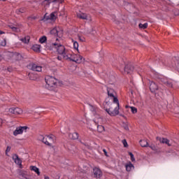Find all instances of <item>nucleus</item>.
<instances>
[{
	"instance_id": "nucleus-1",
	"label": "nucleus",
	"mask_w": 179,
	"mask_h": 179,
	"mask_svg": "<svg viewBox=\"0 0 179 179\" xmlns=\"http://www.w3.org/2000/svg\"><path fill=\"white\" fill-rule=\"evenodd\" d=\"M46 50H54L56 48L57 53L59 56L57 57V59L59 61H62V59H65V57H66L69 52V50L65 48V46L61 45L58 41L54 42L52 39L50 38L48 40V42L45 45Z\"/></svg>"
},
{
	"instance_id": "nucleus-2",
	"label": "nucleus",
	"mask_w": 179,
	"mask_h": 179,
	"mask_svg": "<svg viewBox=\"0 0 179 179\" xmlns=\"http://www.w3.org/2000/svg\"><path fill=\"white\" fill-rule=\"evenodd\" d=\"M106 112L111 117H115L120 114V101L118 98H114L113 103L110 104V107L108 109H106Z\"/></svg>"
},
{
	"instance_id": "nucleus-3",
	"label": "nucleus",
	"mask_w": 179,
	"mask_h": 179,
	"mask_svg": "<svg viewBox=\"0 0 179 179\" xmlns=\"http://www.w3.org/2000/svg\"><path fill=\"white\" fill-rule=\"evenodd\" d=\"M45 83H46V87L47 89H49V90H51V87H55L57 86V83L58 82V80H57L55 78L52 76H48L45 78Z\"/></svg>"
},
{
	"instance_id": "nucleus-4",
	"label": "nucleus",
	"mask_w": 179,
	"mask_h": 179,
	"mask_svg": "<svg viewBox=\"0 0 179 179\" xmlns=\"http://www.w3.org/2000/svg\"><path fill=\"white\" fill-rule=\"evenodd\" d=\"M40 139H42V142L45 143V145H48V146H52V143H54L55 136L50 134V136H46V138L41 136Z\"/></svg>"
},
{
	"instance_id": "nucleus-5",
	"label": "nucleus",
	"mask_w": 179,
	"mask_h": 179,
	"mask_svg": "<svg viewBox=\"0 0 179 179\" xmlns=\"http://www.w3.org/2000/svg\"><path fill=\"white\" fill-rule=\"evenodd\" d=\"M52 36H57L58 37H61V31H58L57 28H54L50 31V35L48 38V40L50 38L52 40L53 43L54 41L57 42L58 41V38H53Z\"/></svg>"
},
{
	"instance_id": "nucleus-6",
	"label": "nucleus",
	"mask_w": 179,
	"mask_h": 179,
	"mask_svg": "<svg viewBox=\"0 0 179 179\" xmlns=\"http://www.w3.org/2000/svg\"><path fill=\"white\" fill-rule=\"evenodd\" d=\"M27 129L29 127L27 126H20L16 128V129L13 131L14 136H17V135H21L23 132H27Z\"/></svg>"
},
{
	"instance_id": "nucleus-7",
	"label": "nucleus",
	"mask_w": 179,
	"mask_h": 179,
	"mask_svg": "<svg viewBox=\"0 0 179 179\" xmlns=\"http://www.w3.org/2000/svg\"><path fill=\"white\" fill-rule=\"evenodd\" d=\"M64 59H69V61H72L73 62H76L77 64H79V59H78V55L73 54L71 51L69 52L67 56L65 57Z\"/></svg>"
},
{
	"instance_id": "nucleus-8",
	"label": "nucleus",
	"mask_w": 179,
	"mask_h": 179,
	"mask_svg": "<svg viewBox=\"0 0 179 179\" xmlns=\"http://www.w3.org/2000/svg\"><path fill=\"white\" fill-rule=\"evenodd\" d=\"M8 111L15 115H19L23 113V110L20 108H10Z\"/></svg>"
},
{
	"instance_id": "nucleus-9",
	"label": "nucleus",
	"mask_w": 179,
	"mask_h": 179,
	"mask_svg": "<svg viewBox=\"0 0 179 179\" xmlns=\"http://www.w3.org/2000/svg\"><path fill=\"white\" fill-rule=\"evenodd\" d=\"M93 173L94 178H101L103 177V172L99 168H94Z\"/></svg>"
},
{
	"instance_id": "nucleus-10",
	"label": "nucleus",
	"mask_w": 179,
	"mask_h": 179,
	"mask_svg": "<svg viewBox=\"0 0 179 179\" xmlns=\"http://www.w3.org/2000/svg\"><path fill=\"white\" fill-rule=\"evenodd\" d=\"M77 17H78V19H82L83 20H90V22L92 21V18H90V16L87 15V14L86 13H78Z\"/></svg>"
},
{
	"instance_id": "nucleus-11",
	"label": "nucleus",
	"mask_w": 179,
	"mask_h": 179,
	"mask_svg": "<svg viewBox=\"0 0 179 179\" xmlns=\"http://www.w3.org/2000/svg\"><path fill=\"white\" fill-rule=\"evenodd\" d=\"M107 93H108V97L113 99V101H114V99H117V97H115V91L113 89L110 87H107Z\"/></svg>"
},
{
	"instance_id": "nucleus-12",
	"label": "nucleus",
	"mask_w": 179,
	"mask_h": 179,
	"mask_svg": "<svg viewBox=\"0 0 179 179\" xmlns=\"http://www.w3.org/2000/svg\"><path fill=\"white\" fill-rule=\"evenodd\" d=\"M31 71H34L35 72H41V71H43V66L38 64H32L31 65Z\"/></svg>"
},
{
	"instance_id": "nucleus-13",
	"label": "nucleus",
	"mask_w": 179,
	"mask_h": 179,
	"mask_svg": "<svg viewBox=\"0 0 179 179\" xmlns=\"http://www.w3.org/2000/svg\"><path fill=\"white\" fill-rule=\"evenodd\" d=\"M159 87L155 82H151L150 84V90L152 93H156V91L158 90Z\"/></svg>"
},
{
	"instance_id": "nucleus-14",
	"label": "nucleus",
	"mask_w": 179,
	"mask_h": 179,
	"mask_svg": "<svg viewBox=\"0 0 179 179\" xmlns=\"http://www.w3.org/2000/svg\"><path fill=\"white\" fill-rule=\"evenodd\" d=\"M51 2L62 3V0H45L43 2V5H44L45 6H49Z\"/></svg>"
},
{
	"instance_id": "nucleus-15",
	"label": "nucleus",
	"mask_w": 179,
	"mask_h": 179,
	"mask_svg": "<svg viewBox=\"0 0 179 179\" xmlns=\"http://www.w3.org/2000/svg\"><path fill=\"white\" fill-rule=\"evenodd\" d=\"M134 71V66L131 64H127L124 67L125 73H131V72Z\"/></svg>"
},
{
	"instance_id": "nucleus-16",
	"label": "nucleus",
	"mask_w": 179,
	"mask_h": 179,
	"mask_svg": "<svg viewBox=\"0 0 179 179\" xmlns=\"http://www.w3.org/2000/svg\"><path fill=\"white\" fill-rule=\"evenodd\" d=\"M157 141H159L161 143H166V145H168V146H171V144H170V141L167 138L157 137Z\"/></svg>"
},
{
	"instance_id": "nucleus-17",
	"label": "nucleus",
	"mask_w": 179,
	"mask_h": 179,
	"mask_svg": "<svg viewBox=\"0 0 179 179\" xmlns=\"http://www.w3.org/2000/svg\"><path fill=\"white\" fill-rule=\"evenodd\" d=\"M13 160H14L15 163L18 164V166H22V160H20V158H19L17 155H14L13 156Z\"/></svg>"
},
{
	"instance_id": "nucleus-18",
	"label": "nucleus",
	"mask_w": 179,
	"mask_h": 179,
	"mask_svg": "<svg viewBox=\"0 0 179 179\" xmlns=\"http://www.w3.org/2000/svg\"><path fill=\"white\" fill-rule=\"evenodd\" d=\"M69 137L70 138V139H78L79 138V134L76 132L70 133L69 134Z\"/></svg>"
},
{
	"instance_id": "nucleus-19",
	"label": "nucleus",
	"mask_w": 179,
	"mask_h": 179,
	"mask_svg": "<svg viewBox=\"0 0 179 179\" xmlns=\"http://www.w3.org/2000/svg\"><path fill=\"white\" fill-rule=\"evenodd\" d=\"M148 146L150 148V149H152V150L155 152V153H160V150H159V148H157V147H156L155 145L152 144Z\"/></svg>"
},
{
	"instance_id": "nucleus-20",
	"label": "nucleus",
	"mask_w": 179,
	"mask_h": 179,
	"mask_svg": "<svg viewBox=\"0 0 179 179\" xmlns=\"http://www.w3.org/2000/svg\"><path fill=\"white\" fill-rule=\"evenodd\" d=\"M140 145L142 146V148H148L149 146V143L146 140H141L140 141Z\"/></svg>"
},
{
	"instance_id": "nucleus-21",
	"label": "nucleus",
	"mask_w": 179,
	"mask_h": 179,
	"mask_svg": "<svg viewBox=\"0 0 179 179\" xmlns=\"http://www.w3.org/2000/svg\"><path fill=\"white\" fill-rule=\"evenodd\" d=\"M20 40L24 44H29V42L30 41V36H25L24 38H21Z\"/></svg>"
},
{
	"instance_id": "nucleus-22",
	"label": "nucleus",
	"mask_w": 179,
	"mask_h": 179,
	"mask_svg": "<svg viewBox=\"0 0 179 179\" xmlns=\"http://www.w3.org/2000/svg\"><path fill=\"white\" fill-rule=\"evenodd\" d=\"M127 171H131L132 169H134V164H132L131 162L125 165Z\"/></svg>"
},
{
	"instance_id": "nucleus-23",
	"label": "nucleus",
	"mask_w": 179,
	"mask_h": 179,
	"mask_svg": "<svg viewBox=\"0 0 179 179\" xmlns=\"http://www.w3.org/2000/svg\"><path fill=\"white\" fill-rule=\"evenodd\" d=\"M30 169L32 171L36 173L38 176H40V170L38 169V168H37L36 166H31Z\"/></svg>"
},
{
	"instance_id": "nucleus-24",
	"label": "nucleus",
	"mask_w": 179,
	"mask_h": 179,
	"mask_svg": "<svg viewBox=\"0 0 179 179\" xmlns=\"http://www.w3.org/2000/svg\"><path fill=\"white\" fill-rule=\"evenodd\" d=\"M13 58L15 59L19 60L20 58H22V55L19 53H14L12 55Z\"/></svg>"
},
{
	"instance_id": "nucleus-25",
	"label": "nucleus",
	"mask_w": 179,
	"mask_h": 179,
	"mask_svg": "<svg viewBox=\"0 0 179 179\" xmlns=\"http://www.w3.org/2000/svg\"><path fill=\"white\" fill-rule=\"evenodd\" d=\"M40 45H34L32 47V49L36 52H40Z\"/></svg>"
},
{
	"instance_id": "nucleus-26",
	"label": "nucleus",
	"mask_w": 179,
	"mask_h": 179,
	"mask_svg": "<svg viewBox=\"0 0 179 179\" xmlns=\"http://www.w3.org/2000/svg\"><path fill=\"white\" fill-rule=\"evenodd\" d=\"M47 41V36H43L41 38H39V43L41 44H43V43H45Z\"/></svg>"
},
{
	"instance_id": "nucleus-27",
	"label": "nucleus",
	"mask_w": 179,
	"mask_h": 179,
	"mask_svg": "<svg viewBox=\"0 0 179 179\" xmlns=\"http://www.w3.org/2000/svg\"><path fill=\"white\" fill-rule=\"evenodd\" d=\"M164 85L168 86V87H173V83L167 80L164 81Z\"/></svg>"
},
{
	"instance_id": "nucleus-28",
	"label": "nucleus",
	"mask_w": 179,
	"mask_h": 179,
	"mask_svg": "<svg viewBox=\"0 0 179 179\" xmlns=\"http://www.w3.org/2000/svg\"><path fill=\"white\" fill-rule=\"evenodd\" d=\"M57 13H52L50 15V17H49V19L50 20H55V19H57V16H55V14Z\"/></svg>"
},
{
	"instance_id": "nucleus-29",
	"label": "nucleus",
	"mask_w": 179,
	"mask_h": 179,
	"mask_svg": "<svg viewBox=\"0 0 179 179\" xmlns=\"http://www.w3.org/2000/svg\"><path fill=\"white\" fill-rule=\"evenodd\" d=\"M10 29H11V30H13V31H15L16 33L20 31V29H19V28L13 27L12 25L9 26Z\"/></svg>"
},
{
	"instance_id": "nucleus-30",
	"label": "nucleus",
	"mask_w": 179,
	"mask_h": 179,
	"mask_svg": "<svg viewBox=\"0 0 179 179\" xmlns=\"http://www.w3.org/2000/svg\"><path fill=\"white\" fill-rule=\"evenodd\" d=\"M90 109L92 113H94V114H96V111H97V108H96V106H93L90 105Z\"/></svg>"
},
{
	"instance_id": "nucleus-31",
	"label": "nucleus",
	"mask_w": 179,
	"mask_h": 179,
	"mask_svg": "<svg viewBox=\"0 0 179 179\" xmlns=\"http://www.w3.org/2000/svg\"><path fill=\"white\" fill-rule=\"evenodd\" d=\"M138 27L140 29H148V22H145V24H139Z\"/></svg>"
},
{
	"instance_id": "nucleus-32",
	"label": "nucleus",
	"mask_w": 179,
	"mask_h": 179,
	"mask_svg": "<svg viewBox=\"0 0 179 179\" xmlns=\"http://www.w3.org/2000/svg\"><path fill=\"white\" fill-rule=\"evenodd\" d=\"M98 132H104V127L101 125L97 126Z\"/></svg>"
},
{
	"instance_id": "nucleus-33",
	"label": "nucleus",
	"mask_w": 179,
	"mask_h": 179,
	"mask_svg": "<svg viewBox=\"0 0 179 179\" xmlns=\"http://www.w3.org/2000/svg\"><path fill=\"white\" fill-rule=\"evenodd\" d=\"M131 110V113L133 114H136V113H138V109L134 106H131L130 107Z\"/></svg>"
},
{
	"instance_id": "nucleus-34",
	"label": "nucleus",
	"mask_w": 179,
	"mask_h": 179,
	"mask_svg": "<svg viewBox=\"0 0 179 179\" xmlns=\"http://www.w3.org/2000/svg\"><path fill=\"white\" fill-rule=\"evenodd\" d=\"M73 48L75 50H78V48H79V43H78L76 41H73Z\"/></svg>"
},
{
	"instance_id": "nucleus-35",
	"label": "nucleus",
	"mask_w": 179,
	"mask_h": 179,
	"mask_svg": "<svg viewBox=\"0 0 179 179\" xmlns=\"http://www.w3.org/2000/svg\"><path fill=\"white\" fill-rule=\"evenodd\" d=\"M129 155L131 157V162H135V157H134V154H132V152H129Z\"/></svg>"
},
{
	"instance_id": "nucleus-36",
	"label": "nucleus",
	"mask_w": 179,
	"mask_h": 179,
	"mask_svg": "<svg viewBox=\"0 0 179 179\" xmlns=\"http://www.w3.org/2000/svg\"><path fill=\"white\" fill-rule=\"evenodd\" d=\"M124 148H128V143L127 142V140L124 139L122 141Z\"/></svg>"
},
{
	"instance_id": "nucleus-37",
	"label": "nucleus",
	"mask_w": 179,
	"mask_h": 179,
	"mask_svg": "<svg viewBox=\"0 0 179 179\" xmlns=\"http://www.w3.org/2000/svg\"><path fill=\"white\" fill-rule=\"evenodd\" d=\"M1 45L2 47H5V45H6V39H3L1 42Z\"/></svg>"
},
{
	"instance_id": "nucleus-38",
	"label": "nucleus",
	"mask_w": 179,
	"mask_h": 179,
	"mask_svg": "<svg viewBox=\"0 0 179 179\" xmlns=\"http://www.w3.org/2000/svg\"><path fill=\"white\" fill-rule=\"evenodd\" d=\"M78 39L83 43V41H85V37L83 36H80V35L78 36Z\"/></svg>"
},
{
	"instance_id": "nucleus-39",
	"label": "nucleus",
	"mask_w": 179,
	"mask_h": 179,
	"mask_svg": "<svg viewBox=\"0 0 179 179\" xmlns=\"http://www.w3.org/2000/svg\"><path fill=\"white\" fill-rule=\"evenodd\" d=\"M83 57H82V56L77 55V59H79V64H80V62H82V59Z\"/></svg>"
},
{
	"instance_id": "nucleus-40",
	"label": "nucleus",
	"mask_w": 179,
	"mask_h": 179,
	"mask_svg": "<svg viewBox=\"0 0 179 179\" xmlns=\"http://www.w3.org/2000/svg\"><path fill=\"white\" fill-rule=\"evenodd\" d=\"M17 13H18V15H20V13H23V12H24V10L20 8V10H17Z\"/></svg>"
},
{
	"instance_id": "nucleus-41",
	"label": "nucleus",
	"mask_w": 179,
	"mask_h": 179,
	"mask_svg": "<svg viewBox=\"0 0 179 179\" xmlns=\"http://www.w3.org/2000/svg\"><path fill=\"white\" fill-rule=\"evenodd\" d=\"M124 129L126 131H128V130L129 129V128L128 127V125H127V124H124Z\"/></svg>"
},
{
	"instance_id": "nucleus-42",
	"label": "nucleus",
	"mask_w": 179,
	"mask_h": 179,
	"mask_svg": "<svg viewBox=\"0 0 179 179\" xmlns=\"http://www.w3.org/2000/svg\"><path fill=\"white\" fill-rule=\"evenodd\" d=\"M8 152H10V147L8 146L6 150V153H8Z\"/></svg>"
},
{
	"instance_id": "nucleus-43",
	"label": "nucleus",
	"mask_w": 179,
	"mask_h": 179,
	"mask_svg": "<svg viewBox=\"0 0 179 179\" xmlns=\"http://www.w3.org/2000/svg\"><path fill=\"white\" fill-rule=\"evenodd\" d=\"M103 152L105 156H108V155H107V150H106V149H103Z\"/></svg>"
},
{
	"instance_id": "nucleus-44",
	"label": "nucleus",
	"mask_w": 179,
	"mask_h": 179,
	"mask_svg": "<svg viewBox=\"0 0 179 179\" xmlns=\"http://www.w3.org/2000/svg\"><path fill=\"white\" fill-rule=\"evenodd\" d=\"M29 20H33V19H36V17H28Z\"/></svg>"
},
{
	"instance_id": "nucleus-45",
	"label": "nucleus",
	"mask_w": 179,
	"mask_h": 179,
	"mask_svg": "<svg viewBox=\"0 0 179 179\" xmlns=\"http://www.w3.org/2000/svg\"><path fill=\"white\" fill-rule=\"evenodd\" d=\"M3 122V120H2V119L0 118V127H1V125H2Z\"/></svg>"
},
{
	"instance_id": "nucleus-46",
	"label": "nucleus",
	"mask_w": 179,
	"mask_h": 179,
	"mask_svg": "<svg viewBox=\"0 0 179 179\" xmlns=\"http://www.w3.org/2000/svg\"><path fill=\"white\" fill-rule=\"evenodd\" d=\"M1 34H5V32L3 31H0V36Z\"/></svg>"
},
{
	"instance_id": "nucleus-47",
	"label": "nucleus",
	"mask_w": 179,
	"mask_h": 179,
	"mask_svg": "<svg viewBox=\"0 0 179 179\" xmlns=\"http://www.w3.org/2000/svg\"><path fill=\"white\" fill-rule=\"evenodd\" d=\"M44 179H50V177H48V176H45Z\"/></svg>"
},
{
	"instance_id": "nucleus-48",
	"label": "nucleus",
	"mask_w": 179,
	"mask_h": 179,
	"mask_svg": "<svg viewBox=\"0 0 179 179\" xmlns=\"http://www.w3.org/2000/svg\"><path fill=\"white\" fill-rule=\"evenodd\" d=\"M115 23H116V24H120L118 22H116Z\"/></svg>"
},
{
	"instance_id": "nucleus-49",
	"label": "nucleus",
	"mask_w": 179,
	"mask_h": 179,
	"mask_svg": "<svg viewBox=\"0 0 179 179\" xmlns=\"http://www.w3.org/2000/svg\"><path fill=\"white\" fill-rule=\"evenodd\" d=\"M1 1H3L4 2V1H6V0H1Z\"/></svg>"
},
{
	"instance_id": "nucleus-50",
	"label": "nucleus",
	"mask_w": 179,
	"mask_h": 179,
	"mask_svg": "<svg viewBox=\"0 0 179 179\" xmlns=\"http://www.w3.org/2000/svg\"><path fill=\"white\" fill-rule=\"evenodd\" d=\"M122 117H124V115H120Z\"/></svg>"
},
{
	"instance_id": "nucleus-51",
	"label": "nucleus",
	"mask_w": 179,
	"mask_h": 179,
	"mask_svg": "<svg viewBox=\"0 0 179 179\" xmlns=\"http://www.w3.org/2000/svg\"><path fill=\"white\" fill-rule=\"evenodd\" d=\"M0 61H1V57H0Z\"/></svg>"
}]
</instances>
